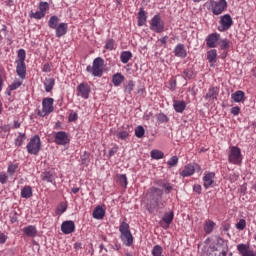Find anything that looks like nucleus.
Here are the masks:
<instances>
[{
    "mask_svg": "<svg viewBox=\"0 0 256 256\" xmlns=\"http://www.w3.org/2000/svg\"><path fill=\"white\" fill-rule=\"evenodd\" d=\"M237 251L241 256H256V251L249 244H238Z\"/></svg>",
    "mask_w": 256,
    "mask_h": 256,
    "instance_id": "15",
    "label": "nucleus"
},
{
    "mask_svg": "<svg viewBox=\"0 0 256 256\" xmlns=\"http://www.w3.org/2000/svg\"><path fill=\"white\" fill-rule=\"evenodd\" d=\"M195 171L201 173V166L199 164H188L180 171L179 175L181 177H191Z\"/></svg>",
    "mask_w": 256,
    "mask_h": 256,
    "instance_id": "12",
    "label": "nucleus"
},
{
    "mask_svg": "<svg viewBox=\"0 0 256 256\" xmlns=\"http://www.w3.org/2000/svg\"><path fill=\"white\" fill-rule=\"evenodd\" d=\"M17 212L14 211L12 213H10V222L11 223H17L19 221V218L17 217Z\"/></svg>",
    "mask_w": 256,
    "mask_h": 256,
    "instance_id": "57",
    "label": "nucleus"
},
{
    "mask_svg": "<svg viewBox=\"0 0 256 256\" xmlns=\"http://www.w3.org/2000/svg\"><path fill=\"white\" fill-rule=\"evenodd\" d=\"M9 181V175L5 172H0V183L2 185H5Z\"/></svg>",
    "mask_w": 256,
    "mask_h": 256,
    "instance_id": "54",
    "label": "nucleus"
},
{
    "mask_svg": "<svg viewBox=\"0 0 256 256\" xmlns=\"http://www.w3.org/2000/svg\"><path fill=\"white\" fill-rule=\"evenodd\" d=\"M41 179L46 181V183H55V175L51 171L42 172Z\"/></svg>",
    "mask_w": 256,
    "mask_h": 256,
    "instance_id": "26",
    "label": "nucleus"
},
{
    "mask_svg": "<svg viewBox=\"0 0 256 256\" xmlns=\"http://www.w3.org/2000/svg\"><path fill=\"white\" fill-rule=\"evenodd\" d=\"M221 40V34L214 32L209 34L206 39V47L208 49H215L216 47H219V41Z\"/></svg>",
    "mask_w": 256,
    "mask_h": 256,
    "instance_id": "11",
    "label": "nucleus"
},
{
    "mask_svg": "<svg viewBox=\"0 0 256 256\" xmlns=\"http://www.w3.org/2000/svg\"><path fill=\"white\" fill-rule=\"evenodd\" d=\"M21 85H23V81L15 80V81L9 86V89H10V91H15V90L19 89V88L21 87Z\"/></svg>",
    "mask_w": 256,
    "mask_h": 256,
    "instance_id": "47",
    "label": "nucleus"
},
{
    "mask_svg": "<svg viewBox=\"0 0 256 256\" xmlns=\"http://www.w3.org/2000/svg\"><path fill=\"white\" fill-rule=\"evenodd\" d=\"M150 31L154 33H163V31H165V22L161 19L159 14L154 15L151 19Z\"/></svg>",
    "mask_w": 256,
    "mask_h": 256,
    "instance_id": "7",
    "label": "nucleus"
},
{
    "mask_svg": "<svg viewBox=\"0 0 256 256\" xmlns=\"http://www.w3.org/2000/svg\"><path fill=\"white\" fill-rule=\"evenodd\" d=\"M2 131H5V133H9L11 131V126L9 125H3L1 126Z\"/></svg>",
    "mask_w": 256,
    "mask_h": 256,
    "instance_id": "64",
    "label": "nucleus"
},
{
    "mask_svg": "<svg viewBox=\"0 0 256 256\" xmlns=\"http://www.w3.org/2000/svg\"><path fill=\"white\" fill-rule=\"evenodd\" d=\"M231 99L234 103H243V101H245V92L237 90L231 94Z\"/></svg>",
    "mask_w": 256,
    "mask_h": 256,
    "instance_id": "22",
    "label": "nucleus"
},
{
    "mask_svg": "<svg viewBox=\"0 0 256 256\" xmlns=\"http://www.w3.org/2000/svg\"><path fill=\"white\" fill-rule=\"evenodd\" d=\"M105 49H107V51H113V49H115V40L108 39L105 44Z\"/></svg>",
    "mask_w": 256,
    "mask_h": 256,
    "instance_id": "48",
    "label": "nucleus"
},
{
    "mask_svg": "<svg viewBox=\"0 0 256 256\" xmlns=\"http://www.w3.org/2000/svg\"><path fill=\"white\" fill-rule=\"evenodd\" d=\"M173 107H174V111H176V113H183L187 107V104L185 103V101L174 100Z\"/></svg>",
    "mask_w": 256,
    "mask_h": 256,
    "instance_id": "24",
    "label": "nucleus"
},
{
    "mask_svg": "<svg viewBox=\"0 0 256 256\" xmlns=\"http://www.w3.org/2000/svg\"><path fill=\"white\" fill-rule=\"evenodd\" d=\"M56 31V37L61 38L64 35H67V30L69 29V26L67 25V23H60L58 26H56V28H54Z\"/></svg>",
    "mask_w": 256,
    "mask_h": 256,
    "instance_id": "20",
    "label": "nucleus"
},
{
    "mask_svg": "<svg viewBox=\"0 0 256 256\" xmlns=\"http://www.w3.org/2000/svg\"><path fill=\"white\" fill-rule=\"evenodd\" d=\"M158 121H160L161 123H167V121H169V118L165 114H159Z\"/></svg>",
    "mask_w": 256,
    "mask_h": 256,
    "instance_id": "60",
    "label": "nucleus"
},
{
    "mask_svg": "<svg viewBox=\"0 0 256 256\" xmlns=\"http://www.w3.org/2000/svg\"><path fill=\"white\" fill-rule=\"evenodd\" d=\"M119 183L122 187H127V175L120 174L118 175Z\"/></svg>",
    "mask_w": 256,
    "mask_h": 256,
    "instance_id": "51",
    "label": "nucleus"
},
{
    "mask_svg": "<svg viewBox=\"0 0 256 256\" xmlns=\"http://www.w3.org/2000/svg\"><path fill=\"white\" fill-rule=\"evenodd\" d=\"M175 57H180V59H185L187 57V50L185 49L184 44H177L174 48Z\"/></svg>",
    "mask_w": 256,
    "mask_h": 256,
    "instance_id": "18",
    "label": "nucleus"
},
{
    "mask_svg": "<svg viewBox=\"0 0 256 256\" xmlns=\"http://www.w3.org/2000/svg\"><path fill=\"white\" fill-rule=\"evenodd\" d=\"M17 169H19V164H9L8 168H7V173L9 175V177H13L15 175V173H17Z\"/></svg>",
    "mask_w": 256,
    "mask_h": 256,
    "instance_id": "40",
    "label": "nucleus"
},
{
    "mask_svg": "<svg viewBox=\"0 0 256 256\" xmlns=\"http://www.w3.org/2000/svg\"><path fill=\"white\" fill-rule=\"evenodd\" d=\"M230 229H231V224H229V223L222 224L223 231H229Z\"/></svg>",
    "mask_w": 256,
    "mask_h": 256,
    "instance_id": "63",
    "label": "nucleus"
},
{
    "mask_svg": "<svg viewBox=\"0 0 256 256\" xmlns=\"http://www.w3.org/2000/svg\"><path fill=\"white\" fill-rule=\"evenodd\" d=\"M214 229H215V222H213V220H208L205 222L204 231L207 235H209L210 233H213Z\"/></svg>",
    "mask_w": 256,
    "mask_h": 256,
    "instance_id": "35",
    "label": "nucleus"
},
{
    "mask_svg": "<svg viewBox=\"0 0 256 256\" xmlns=\"http://www.w3.org/2000/svg\"><path fill=\"white\" fill-rule=\"evenodd\" d=\"M125 81V76L121 73H116L112 76V83L114 87H119Z\"/></svg>",
    "mask_w": 256,
    "mask_h": 256,
    "instance_id": "27",
    "label": "nucleus"
},
{
    "mask_svg": "<svg viewBox=\"0 0 256 256\" xmlns=\"http://www.w3.org/2000/svg\"><path fill=\"white\" fill-rule=\"evenodd\" d=\"M247 227V221L245 219H240L239 222L236 224V229L239 231H243Z\"/></svg>",
    "mask_w": 256,
    "mask_h": 256,
    "instance_id": "50",
    "label": "nucleus"
},
{
    "mask_svg": "<svg viewBox=\"0 0 256 256\" xmlns=\"http://www.w3.org/2000/svg\"><path fill=\"white\" fill-rule=\"evenodd\" d=\"M30 17L33 19H43V17H45V13H43L41 10H38L35 13H32Z\"/></svg>",
    "mask_w": 256,
    "mask_h": 256,
    "instance_id": "53",
    "label": "nucleus"
},
{
    "mask_svg": "<svg viewBox=\"0 0 256 256\" xmlns=\"http://www.w3.org/2000/svg\"><path fill=\"white\" fill-rule=\"evenodd\" d=\"M230 113L237 117L241 113V108L239 106L232 107Z\"/></svg>",
    "mask_w": 256,
    "mask_h": 256,
    "instance_id": "58",
    "label": "nucleus"
},
{
    "mask_svg": "<svg viewBox=\"0 0 256 256\" xmlns=\"http://www.w3.org/2000/svg\"><path fill=\"white\" fill-rule=\"evenodd\" d=\"M16 73L20 79H25L27 75V67L25 66V63L22 62H16Z\"/></svg>",
    "mask_w": 256,
    "mask_h": 256,
    "instance_id": "21",
    "label": "nucleus"
},
{
    "mask_svg": "<svg viewBox=\"0 0 256 256\" xmlns=\"http://www.w3.org/2000/svg\"><path fill=\"white\" fill-rule=\"evenodd\" d=\"M232 26L233 18H231V15L225 14L220 17V25L218 26V31H220V33H225V31H229Z\"/></svg>",
    "mask_w": 256,
    "mask_h": 256,
    "instance_id": "9",
    "label": "nucleus"
},
{
    "mask_svg": "<svg viewBox=\"0 0 256 256\" xmlns=\"http://www.w3.org/2000/svg\"><path fill=\"white\" fill-rule=\"evenodd\" d=\"M173 219H175V213L173 211L166 212L162 217V221L165 223L162 227H164V229L169 228V225L173 223Z\"/></svg>",
    "mask_w": 256,
    "mask_h": 256,
    "instance_id": "19",
    "label": "nucleus"
},
{
    "mask_svg": "<svg viewBox=\"0 0 256 256\" xmlns=\"http://www.w3.org/2000/svg\"><path fill=\"white\" fill-rule=\"evenodd\" d=\"M65 211H67V206L63 203H61L56 210L57 215H63V213H65Z\"/></svg>",
    "mask_w": 256,
    "mask_h": 256,
    "instance_id": "55",
    "label": "nucleus"
},
{
    "mask_svg": "<svg viewBox=\"0 0 256 256\" xmlns=\"http://www.w3.org/2000/svg\"><path fill=\"white\" fill-rule=\"evenodd\" d=\"M203 183L205 189H209L215 183V173L206 172L203 177Z\"/></svg>",
    "mask_w": 256,
    "mask_h": 256,
    "instance_id": "17",
    "label": "nucleus"
},
{
    "mask_svg": "<svg viewBox=\"0 0 256 256\" xmlns=\"http://www.w3.org/2000/svg\"><path fill=\"white\" fill-rule=\"evenodd\" d=\"M42 71L43 73H51V65L49 63L44 64Z\"/></svg>",
    "mask_w": 256,
    "mask_h": 256,
    "instance_id": "61",
    "label": "nucleus"
},
{
    "mask_svg": "<svg viewBox=\"0 0 256 256\" xmlns=\"http://www.w3.org/2000/svg\"><path fill=\"white\" fill-rule=\"evenodd\" d=\"M26 149L30 155H39V151H41V138L39 135H34L30 139L26 145Z\"/></svg>",
    "mask_w": 256,
    "mask_h": 256,
    "instance_id": "5",
    "label": "nucleus"
},
{
    "mask_svg": "<svg viewBox=\"0 0 256 256\" xmlns=\"http://www.w3.org/2000/svg\"><path fill=\"white\" fill-rule=\"evenodd\" d=\"M7 242V235H5L4 233L0 234V244L3 245Z\"/></svg>",
    "mask_w": 256,
    "mask_h": 256,
    "instance_id": "62",
    "label": "nucleus"
},
{
    "mask_svg": "<svg viewBox=\"0 0 256 256\" xmlns=\"http://www.w3.org/2000/svg\"><path fill=\"white\" fill-rule=\"evenodd\" d=\"M104 66L105 60H103L101 57H97L93 60L92 66H87L86 71L87 73H91L92 77H103Z\"/></svg>",
    "mask_w": 256,
    "mask_h": 256,
    "instance_id": "3",
    "label": "nucleus"
},
{
    "mask_svg": "<svg viewBox=\"0 0 256 256\" xmlns=\"http://www.w3.org/2000/svg\"><path fill=\"white\" fill-rule=\"evenodd\" d=\"M44 87L46 93H51L53 87H55V79L54 78H46L44 80Z\"/></svg>",
    "mask_w": 256,
    "mask_h": 256,
    "instance_id": "29",
    "label": "nucleus"
},
{
    "mask_svg": "<svg viewBox=\"0 0 256 256\" xmlns=\"http://www.w3.org/2000/svg\"><path fill=\"white\" fill-rule=\"evenodd\" d=\"M39 11L46 15L47 11H49V3L48 2H40L38 6Z\"/></svg>",
    "mask_w": 256,
    "mask_h": 256,
    "instance_id": "45",
    "label": "nucleus"
},
{
    "mask_svg": "<svg viewBox=\"0 0 256 256\" xmlns=\"http://www.w3.org/2000/svg\"><path fill=\"white\" fill-rule=\"evenodd\" d=\"M222 247V251L220 253V256H227V253L229 252V246L227 244L225 245V240L221 237H216V243L210 245L211 251H219V248Z\"/></svg>",
    "mask_w": 256,
    "mask_h": 256,
    "instance_id": "10",
    "label": "nucleus"
},
{
    "mask_svg": "<svg viewBox=\"0 0 256 256\" xmlns=\"http://www.w3.org/2000/svg\"><path fill=\"white\" fill-rule=\"evenodd\" d=\"M133 57V53L131 51H124L120 55V61L121 63L127 64L129 61H131V58Z\"/></svg>",
    "mask_w": 256,
    "mask_h": 256,
    "instance_id": "34",
    "label": "nucleus"
},
{
    "mask_svg": "<svg viewBox=\"0 0 256 256\" xmlns=\"http://www.w3.org/2000/svg\"><path fill=\"white\" fill-rule=\"evenodd\" d=\"M147 23V13L143 8L138 13V27H143Z\"/></svg>",
    "mask_w": 256,
    "mask_h": 256,
    "instance_id": "28",
    "label": "nucleus"
},
{
    "mask_svg": "<svg viewBox=\"0 0 256 256\" xmlns=\"http://www.w3.org/2000/svg\"><path fill=\"white\" fill-rule=\"evenodd\" d=\"M158 185L159 187H162V189L165 190V193H170L173 191V185H171V183L169 182L159 181Z\"/></svg>",
    "mask_w": 256,
    "mask_h": 256,
    "instance_id": "38",
    "label": "nucleus"
},
{
    "mask_svg": "<svg viewBox=\"0 0 256 256\" xmlns=\"http://www.w3.org/2000/svg\"><path fill=\"white\" fill-rule=\"evenodd\" d=\"M61 231L64 235H71L75 233V222L73 220H66L61 224Z\"/></svg>",
    "mask_w": 256,
    "mask_h": 256,
    "instance_id": "16",
    "label": "nucleus"
},
{
    "mask_svg": "<svg viewBox=\"0 0 256 256\" xmlns=\"http://www.w3.org/2000/svg\"><path fill=\"white\" fill-rule=\"evenodd\" d=\"M183 77L184 79H193V77H195V73L193 72V70L191 69H185L183 71Z\"/></svg>",
    "mask_w": 256,
    "mask_h": 256,
    "instance_id": "46",
    "label": "nucleus"
},
{
    "mask_svg": "<svg viewBox=\"0 0 256 256\" xmlns=\"http://www.w3.org/2000/svg\"><path fill=\"white\" fill-rule=\"evenodd\" d=\"M92 217L93 219H97L98 221H101V219L105 217V209H103V207L101 206H96L92 213Z\"/></svg>",
    "mask_w": 256,
    "mask_h": 256,
    "instance_id": "23",
    "label": "nucleus"
},
{
    "mask_svg": "<svg viewBox=\"0 0 256 256\" xmlns=\"http://www.w3.org/2000/svg\"><path fill=\"white\" fill-rule=\"evenodd\" d=\"M21 197L22 199H31L33 197V188L31 186H25L21 190Z\"/></svg>",
    "mask_w": 256,
    "mask_h": 256,
    "instance_id": "30",
    "label": "nucleus"
},
{
    "mask_svg": "<svg viewBox=\"0 0 256 256\" xmlns=\"http://www.w3.org/2000/svg\"><path fill=\"white\" fill-rule=\"evenodd\" d=\"M120 239L126 247H131L133 245V234H131V230H129V223L121 222L119 226Z\"/></svg>",
    "mask_w": 256,
    "mask_h": 256,
    "instance_id": "2",
    "label": "nucleus"
},
{
    "mask_svg": "<svg viewBox=\"0 0 256 256\" xmlns=\"http://www.w3.org/2000/svg\"><path fill=\"white\" fill-rule=\"evenodd\" d=\"M179 163V158L177 156H172L170 160L167 162L169 167H175Z\"/></svg>",
    "mask_w": 256,
    "mask_h": 256,
    "instance_id": "52",
    "label": "nucleus"
},
{
    "mask_svg": "<svg viewBox=\"0 0 256 256\" xmlns=\"http://www.w3.org/2000/svg\"><path fill=\"white\" fill-rule=\"evenodd\" d=\"M78 119H79V116H78L77 112H72L69 114L68 121L70 123H73V121H77Z\"/></svg>",
    "mask_w": 256,
    "mask_h": 256,
    "instance_id": "56",
    "label": "nucleus"
},
{
    "mask_svg": "<svg viewBox=\"0 0 256 256\" xmlns=\"http://www.w3.org/2000/svg\"><path fill=\"white\" fill-rule=\"evenodd\" d=\"M27 57V53L25 52V49L18 50V59L16 60V63H25V58Z\"/></svg>",
    "mask_w": 256,
    "mask_h": 256,
    "instance_id": "42",
    "label": "nucleus"
},
{
    "mask_svg": "<svg viewBox=\"0 0 256 256\" xmlns=\"http://www.w3.org/2000/svg\"><path fill=\"white\" fill-rule=\"evenodd\" d=\"M202 191H203V188L201 187L200 184H195L193 186V192L194 193H197L198 195H201Z\"/></svg>",
    "mask_w": 256,
    "mask_h": 256,
    "instance_id": "59",
    "label": "nucleus"
},
{
    "mask_svg": "<svg viewBox=\"0 0 256 256\" xmlns=\"http://www.w3.org/2000/svg\"><path fill=\"white\" fill-rule=\"evenodd\" d=\"M117 138L121 139V141H127V139H129V132L120 131L117 133Z\"/></svg>",
    "mask_w": 256,
    "mask_h": 256,
    "instance_id": "49",
    "label": "nucleus"
},
{
    "mask_svg": "<svg viewBox=\"0 0 256 256\" xmlns=\"http://www.w3.org/2000/svg\"><path fill=\"white\" fill-rule=\"evenodd\" d=\"M153 256H164L163 255V247L161 245H155L152 249Z\"/></svg>",
    "mask_w": 256,
    "mask_h": 256,
    "instance_id": "43",
    "label": "nucleus"
},
{
    "mask_svg": "<svg viewBox=\"0 0 256 256\" xmlns=\"http://www.w3.org/2000/svg\"><path fill=\"white\" fill-rule=\"evenodd\" d=\"M91 93V86L87 83H80L77 86V97H82V99H89Z\"/></svg>",
    "mask_w": 256,
    "mask_h": 256,
    "instance_id": "14",
    "label": "nucleus"
},
{
    "mask_svg": "<svg viewBox=\"0 0 256 256\" xmlns=\"http://www.w3.org/2000/svg\"><path fill=\"white\" fill-rule=\"evenodd\" d=\"M207 60L209 63H216L217 62V50L212 49L207 52Z\"/></svg>",
    "mask_w": 256,
    "mask_h": 256,
    "instance_id": "36",
    "label": "nucleus"
},
{
    "mask_svg": "<svg viewBox=\"0 0 256 256\" xmlns=\"http://www.w3.org/2000/svg\"><path fill=\"white\" fill-rule=\"evenodd\" d=\"M59 21L60 19L57 16L50 17L48 21V27H50V29H56L59 25Z\"/></svg>",
    "mask_w": 256,
    "mask_h": 256,
    "instance_id": "37",
    "label": "nucleus"
},
{
    "mask_svg": "<svg viewBox=\"0 0 256 256\" xmlns=\"http://www.w3.org/2000/svg\"><path fill=\"white\" fill-rule=\"evenodd\" d=\"M53 103H55L53 98H44L42 100V110L38 111L39 117H47V115H51V113L55 111Z\"/></svg>",
    "mask_w": 256,
    "mask_h": 256,
    "instance_id": "6",
    "label": "nucleus"
},
{
    "mask_svg": "<svg viewBox=\"0 0 256 256\" xmlns=\"http://www.w3.org/2000/svg\"><path fill=\"white\" fill-rule=\"evenodd\" d=\"M22 231L26 237H37V227L34 225L24 227Z\"/></svg>",
    "mask_w": 256,
    "mask_h": 256,
    "instance_id": "25",
    "label": "nucleus"
},
{
    "mask_svg": "<svg viewBox=\"0 0 256 256\" xmlns=\"http://www.w3.org/2000/svg\"><path fill=\"white\" fill-rule=\"evenodd\" d=\"M228 162L232 165H241L243 163V155L241 154V148L232 146L228 153Z\"/></svg>",
    "mask_w": 256,
    "mask_h": 256,
    "instance_id": "4",
    "label": "nucleus"
},
{
    "mask_svg": "<svg viewBox=\"0 0 256 256\" xmlns=\"http://www.w3.org/2000/svg\"><path fill=\"white\" fill-rule=\"evenodd\" d=\"M25 139H27V135L25 133L20 132L17 138L14 140L15 147L23 146V143H25Z\"/></svg>",
    "mask_w": 256,
    "mask_h": 256,
    "instance_id": "33",
    "label": "nucleus"
},
{
    "mask_svg": "<svg viewBox=\"0 0 256 256\" xmlns=\"http://www.w3.org/2000/svg\"><path fill=\"white\" fill-rule=\"evenodd\" d=\"M210 5L213 15H221L227 9V0H211Z\"/></svg>",
    "mask_w": 256,
    "mask_h": 256,
    "instance_id": "8",
    "label": "nucleus"
},
{
    "mask_svg": "<svg viewBox=\"0 0 256 256\" xmlns=\"http://www.w3.org/2000/svg\"><path fill=\"white\" fill-rule=\"evenodd\" d=\"M133 89H135V82L133 80H129L127 84L124 85V93L131 95Z\"/></svg>",
    "mask_w": 256,
    "mask_h": 256,
    "instance_id": "39",
    "label": "nucleus"
},
{
    "mask_svg": "<svg viewBox=\"0 0 256 256\" xmlns=\"http://www.w3.org/2000/svg\"><path fill=\"white\" fill-rule=\"evenodd\" d=\"M71 142V138H69V133L65 132V131H59L56 132L54 135V143H56V145H69V143Z\"/></svg>",
    "mask_w": 256,
    "mask_h": 256,
    "instance_id": "13",
    "label": "nucleus"
},
{
    "mask_svg": "<svg viewBox=\"0 0 256 256\" xmlns=\"http://www.w3.org/2000/svg\"><path fill=\"white\" fill-rule=\"evenodd\" d=\"M135 135L138 139H141L142 137L145 136V128H143V126L139 125L138 127H136L135 129Z\"/></svg>",
    "mask_w": 256,
    "mask_h": 256,
    "instance_id": "44",
    "label": "nucleus"
},
{
    "mask_svg": "<svg viewBox=\"0 0 256 256\" xmlns=\"http://www.w3.org/2000/svg\"><path fill=\"white\" fill-rule=\"evenodd\" d=\"M150 155H151L152 159H156L157 161H159V159H163L165 157V154L163 153V151H160V150H152L150 152Z\"/></svg>",
    "mask_w": 256,
    "mask_h": 256,
    "instance_id": "41",
    "label": "nucleus"
},
{
    "mask_svg": "<svg viewBox=\"0 0 256 256\" xmlns=\"http://www.w3.org/2000/svg\"><path fill=\"white\" fill-rule=\"evenodd\" d=\"M230 41L227 38H220L219 42H218V47L220 48L221 51H228L229 47H231L230 45Z\"/></svg>",
    "mask_w": 256,
    "mask_h": 256,
    "instance_id": "32",
    "label": "nucleus"
},
{
    "mask_svg": "<svg viewBox=\"0 0 256 256\" xmlns=\"http://www.w3.org/2000/svg\"><path fill=\"white\" fill-rule=\"evenodd\" d=\"M219 95V89L217 87H210L208 93L205 96V99H217Z\"/></svg>",
    "mask_w": 256,
    "mask_h": 256,
    "instance_id": "31",
    "label": "nucleus"
},
{
    "mask_svg": "<svg viewBox=\"0 0 256 256\" xmlns=\"http://www.w3.org/2000/svg\"><path fill=\"white\" fill-rule=\"evenodd\" d=\"M167 201L163 200V190L153 187L150 189V196L147 207L149 213H155L156 209H165Z\"/></svg>",
    "mask_w": 256,
    "mask_h": 256,
    "instance_id": "1",
    "label": "nucleus"
}]
</instances>
